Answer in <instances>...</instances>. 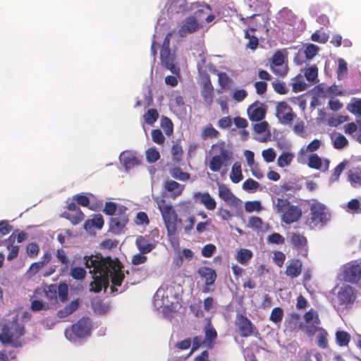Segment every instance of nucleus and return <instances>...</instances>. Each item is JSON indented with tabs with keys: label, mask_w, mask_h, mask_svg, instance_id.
I'll list each match as a JSON object with an SVG mask.
<instances>
[{
	"label": "nucleus",
	"mask_w": 361,
	"mask_h": 361,
	"mask_svg": "<svg viewBox=\"0 0 361 361\" xmlns=\"http://www.w3.org/2000/svg\"><path fill=\"white\" fill-rule=\"evenodd\" d=\"M85 264L93 276V281L90 283V290L99 293L104 288L106 291L109 285V272L118 260L110 257H103L101 254L85 257Z\"/></svg>",
	"instance_id": "obj_1"
},
{
	"label": "nucleus",
	"mask_w": 361,
	"mask_h": 361,
	"mask_svg": "<svg viewBox=\"0 0 361 361\" xmlns=\"http://www.w3.org/2000/svg\"><path fill=\"white\" fill-rule=\"evenodd\" d=\"M212 151L214 155L210 158L208 167L212 172H221V176L226 173L228 167L233 159V152L226 147L223 140H219L212 145Z\"/></svg>",
	"instance_id": "obj_2"
},
{
	"label": "nucleus",
	"mask_w": 361,
	"mask_h": 361,
	"mask_svg": "<svg viewBox=\"0 0 361 361\" xmlns=\"http://www.w3.org/2000/svg\"><path fill=\"white\" fill-rule=\"evenodd\" d=\"M24 334V326L18 322L17 317H14L12 320L6 321L3 324L0 333V342L4 345L20 348L22 346L20 338Z\"/></svg>",
	"instance_id": "obj_3"
},
{
	"label": "nucleus",
	"mask_w": 361,
	"mask_h": 361,
	"mask_svg": "<svg viewBox=\"0 0 361 361\" xmlns=\"http://www.w3.org/2000/svg\"><path fill=\"white\" fill-rule=\"evenodd\" d=\"M276 212L281 216V220L286 224L298 221L302 215V209L292 204L287 198H277L275 204Z\"/></svg>",
	"instance_id": "obj_4"
},
{
	"label": "nucleus",
	"mask_w": 361,
	"mask_h": 361,
	"mask_svg": "<svg viewBox=\"0 0 361 361\" xmlns=\"http://www.w3.org/2000/svg\"><path fill=\"white\" fill-rule=\"evenodd\" d=\"M157 207L161 212L169 236H173L177 231L178 215L171 204H166L163 199L156 200Z\"/></svg>",
	"instance_id": "obj_5"
},
{
	"label": "nucleus",
	"mask_w": 361,
	"mask_h": 361,
	"mask_svg": "<svg viewBox=\"0 0 361 361\" xmlns=\"http://www.w3.org/2000/svg\"><path fill=\"white\" fill-rule=\"evenodd\" d=\"M92 322L89 317H82L76 323L66 329L65 336L71 341H76L78 338H83L91 334Z\"/></svg>",
	"instance_id": "obj_6"
},
{
	"label": "nucleus",
	"mask_w": 361,
	"mask_h": 361,
	"mask_svg": "<svg viewBox=\"0 0 361 361\" xmlns=\"http://www.w3.org/2000/svg\"><path fill=\"white\" fill-rule=\"evenodd\" d=\"M310 221L314 226H323L330 218V214L322 203L314 200L310 207Z\"/></svg>",
	"instance_id": "obj_7"
},
{
	"label": "nucleus",
	"mask_w": 361,
	"mask_h": 361,
	"mask_svg": "<svg viewBox=\"0 0 361 361\" xmlns=\"http://www.w3.org/2000/svg\"><path fill=\"white\" fill-rule=\"evenodd\" d=\"M342 279L343 281L355 284L361 279V269L359 260H353L343 265L342 269Z\"/></svg>",
	"instance_id": "obj_8"
},
{
	"label": "nucleus",
	"mask_w": 361,
	"mask_h": 361,
	"mask_svg": "<svg viewBox=\"0 0 361 361\" xmlns=\"http://www.w3.org/2000/svg\"><path fill=\"white\" fill-rule=\"evenodd\" d=\"M127 207L121 206L118 208L115 216L111 217L109 221V231L114 234H120L128 222L126 213Z\"/></svg>",
	"instance_id": "obj_9"
},
{
	"label": "nucleus",
	"mask_w": 361,
	"mask_h": 361,
	"mask_svg": "<svg viewBox=\"0 0 361 361\" xmlns=\"http://www.w3.org/2000/svg\"><path fill=\"white\" fill-rule=\"evenodd\" d=\"M356 299L355 290L350 286L346 285L341 288L337 294V302L334 307L338 308L341 307H348L351 305Z\"/></svg>",
	"instance_id": "obj_10"
},
{
	"label": "nucleus",
	"mask_w": 361,
	"mask_h": 361,
	"mask_svg": "<svg viewBox=\"0 0 361 361\" xmlns=\"http://www.w3.org/2000/svg\"><path fill=\"white\" fill-rule=\"evenodd\" d=\"M203 27V24L191 15L185 18L178 32L180 37H185Z\"/></svg>",
	"instance_id": "obj_11"
},
{
	"label": "nucleus",
	"mask_w": 361,
	"mask_h": 361,
	"mask_svg": "<svg viewBox=\"0 0 361 361\" xmlns=\"http://www.w3.org/2000/svg\"><path fill=\"white\" fill-rule=\"evenodd\" d=\"M276 116L283 124L290 123L295 116L292 108L286 102L278 103L276 108Z\"/></svg>",
	"instance_id": "obj_12"
},
{
	"label": "nucleus",
	"mask_w": 361,
	"mask_h": 361,
	"mask_svg": "<svg viewBox=\"0 0 361 361\" xmlns=\"http://www.w3.org/2000/svg\"><path fill=\"white\" fill-rule=\"evenodd\" d=\"M247 114L252 121H261L266 115L267 107L264 104L255 102L247 108Z\"/></svg>",
	"instance_id": "obj_13"
},
{
	"label": "nucleus",
	"mask_w": 361,
	"mask_h": 361,
	"mask_svg": "<svg viewBox=\"0 0 361 361\" xmlns=\"http://www.w3.org/2000/svg\"><path fill=\"white\" fill-rule=\"evenodd\" d=\"M201 278L205 280V286L203 287L202 292L208 293L209 286L214 285L216 279V273L214 269L208 267H201L197 271Z\"/></svg>",
	"instance_id": "obj_14"
},
{
	"label": "nucleus",
	"mask_w": 361,
	"mask_h": 361,
	"mask_svg": "<svg viewBox=\"0 0 361 361\" xmlns=\"http://www.w3.org/2000/svg\"><path fill=\"white\" fill-rule=\"evenodd\" d=\"M235 325L238 328L240 335L242 337H248L253 333L252 322L247 317L238 314L236 317Z\"/></svg>",
	"instance_id": "obj_15"
},
{
	"label": "nucleus",
	"mask_w": 361,
	"mask_h": 361,
	"mask_svg": "<svg viewBox=\"0 0 361 361\" xmlns=\"http://www.w3.org/2000/svg\"><path fill=\"white\" fill-rule=\"evenodd\" d=\"M157 242L148 235H139L136 238L135 245L141 254H147L157 247Z\"/></svg>",
	"instance_id": "obj_16"
},
{
	"label": "nucleus",
	"mask_w": 361,
	"mask_h": 361,
	"mask_svg": "<svg viewBox=\"0 0 361 361\" xmlns=\"http://www.w3.org/2000/svg\"><path fill=\"white\" fill-rule=\"evenodd\" d=\"M121 269L122 266L120 262L118 261L114 266V269L115 270H111L109 272V279L111 278L112 283V286H111V290L112 293L118 291L116 286H121L125 278Z\"/></svg>",
	"instance_id": "obj_17"
},
{
	"label": "nucleus",
	"mask_w": 361,
	"mask_h": 361,
	"mask_svg": "<svg viewBox=\"0 0 361 361\" xmlns=\"http://www.w3.org/2000/svg\"><path fill=\"white\" fill-rule=\"evenodd\" d=\"M160 59L161 64L173 74L178 75L180 68L174 64L175 55L171 53V50H161Z\"/></svg>",
	"instance_id": "obj_18"
},
{
	"label": "nucleus",
	"mask_w": 361,
	"mask_h": 361,
	"mask_svg": "<svg viewBox=\"0 0 361 361\" xmlns=\"http://www.w3.org/2000/svg\"><path fill=\"white\" fill-rule=\"evenodd\" d=\"M194 200L203 204L208 210H214L216 207V200L211 196L208 192H197L194 194Z\"/></svg>",
	"instance_id": "obj_19"
},
{
	"label": "nucleus",
	"mask_w": 361,
	"mask_h": 361,
	"mask_svg": "<svg viewBox=\"0 0 361 361\" xmlns=\"http://www.w3.org/2000/svg\"><path fill=\"white\" fill-rule=\"evenodd\" d=\"M201 95L203 97L205 103H207L208 105H211L212 104L214 97V87L212 84L209 75H207L206 80L203 82Z\"/></svg>",
	"instance_id": "obj_20"
},
{
	"label": "nucleus",
	"mask_w": 361,
	"mask_h": 361,
	"mask_svg": "<svg viewBox=\"0 0 361 361\" xmlns=\"http://www.w3.org/2000/svg\"><path fill=\"white\" fill-rule=\"evenodd\" d=\"M204 345L208 348H212L214 346L215 340L217 338V333L211 322H208L204 328Z\"/></svg>",
	"instance_id": "obj_21"
},
{
	"label": "nucleus",
	"mask_w": 361,
	"mask_h": 361,
	"mask_svg": "<svg viewBox=\"0 0 361 361\" xmlns=\"http://www.w3.org/2000/svg\"><path fill=\"white\" fill-rule=\"evenodd\" d=\"M302 264L299 259H293L286 267L285 274L293 279L299 276L302 272Z\"/></svg>",
	"instance_id": "obj_22"
},
{
	"label": "nucleus",
	"mask_w": 361,
	"mask_h": 361,
	"mask_svg": "<svg viewBox=\"0 0 361 361\" xmlns=\"http://www.w3.org/2000/svg\"><path fill=\"white\" fill-rule=\"evenodd\" d=\"M184 188L185 186L183 185H180L175 180H166L164 183V189L166 191L171 192V196L173 199L181 195Z\"/></svg>",
	"instance_id": "obj_23"
},
{
	"label": "nucleus",
	"mask_w": 361,
	"mask_h": 361,
	"mask_svg": "<svg viewBox=\"0 0 361 361\" xmlns=\"http://www.w3.org/2000/svg\"><path fill=\"white\" fill-rule=\"evenodd\" d=\"M196 8V11L194 13L192 16L195 17L199 22L203 24V20L204 19V16L206 14L211 12L212 8L210 6L207 4H200L198 2L194 3L193 9Z\"/></svg>",
	"instance_id": "obj_24"
},
{
	"label": "nucleus",
	"mask_w": 361,
	"mask_h": 361,
	"mask_svg": "<svg viewBox=\"0 0 361 361\" xmlns=\"http://www.w3.org/2000/svg\"><path fill=\"white\" fill-rule=\"evenodd\" d=\"M218 190L219 197L227 204H233L237 200L236 197L225 184L219 185Z\"/></svg>",
	"instance_id": "obj_25"
},
{
	"label": "nucleus",
	"mask_w": 361,
	"mask_h": 361,
	"mask_svg": "<svg viewBox=\"0 0 361 361\" xmlns=\"http://www.w3.org/2000/svg\"><path fill=\"white\" fill-rule=\"evenodd\" d=\"M290 242L293 246L297 249L304 250L305 253V256L307 255V250L306 249L307 240L306 237L300 233H293L290 238Z\"/></svg>",
	"instance_id": "obj_26"
},
{
	"label": "nucleus",
	"mask_w": 361,
	"mask_h": 361,
	"mask_svg": "<svg viewBox=\"0 0 361 361\" xmlns=\"http://www.w3.org/2000/svg\"><path fill=\"white\" fill-rule=\"evenodd\" d=\"M80 305L79 299H76L75 300L71 301L68 305L64 307L63 309H61L57 312V316L59 318H65L73 312H74Z\"/></svg>",
	"instance_id": "obj_27"
},
{
	"label": "nucleus",
	"mask_w": 361,
	"mask_h": 361,
	"mask_svg": "<svg viewBox=\"0 0 361 361\" xmlns=\"http://www.w3.org/2000/svg\"><path fill=\"white\" fill-rule=\"evenodd\" d=\"M104 221L102 216L100 214H94L92 219H87L84 223V228L90 230L92 228L101 229L104 226Z\"/></svg>",
	"instance_id": "obj_28"
},
{
	"label": "nucleus",
	"mask_w": 361,
	"mask_h": 361,
	"mask_svg": "<svg viewBox=\"0 0 361 361\" xmlns=\"http://www.w3.org/2000/svg\"><path fill=\"white\" fill-rule=\"evenodd\" d=\"M16 237L13 234H11L8 239L6 240L5 243L6 245V247L8 250H10V252L8 253L7 256L8 260H12L14 258H16L19 252V247L18 245H13V243L15 242Z\"/></svg>",
	"instance_id": "obj_29"
},
{
	"label": "nucleus",
	"mask_w": 361,
	"mask_h": 361,
	"mask_svg": "<svg viewBox=\"0 0 361 361\" xmlns=\"http://www.w3.org/2000/svg\"><path fill=\"white\" fill-rule=\"evenodd\" d=\"M230 178L234 183H238L243 180V176L242 173L241 164L240 162L236 161L233 164L230 173Z\"/></svg>",
	"instance_id": "obj_30"
},
{
	"label": "nucleus",
	"mask_w": 361,
	"mask_h": 361,
	"mask_svg": "<svg viewBox=\"0 0 361 361\" xmlns=\"http://www.w3.org/2000/svg\"><path fill=\"white\" fill-rule=\"evenodd\" d=\"M61 216L69 220L73 225H77L83 221L85 215L82 212L78 209L75 214L64 212L61 214Z\"/></svg>",
	"instance_id": "obj_31"
},
{
	"label": "nucleus",
	"mask_w": 361,
	"mask_h": 361,
	"mask_svg": "<svg viewBox=\"0 0 361 361\" xmlns=\"http://www.w3.org/2000/svg\"><path fill=\"white\" fill-rule=\"evenodd\" d=\"M255 28L251 27L250 30H246L245 31V37L248 39L246 47L252 50H255L259 44V39L257 37L250 33V31L255 32Z\"/></svg>",
	"instance_id": "obj_32"
},
{
	"label": "nucleus",
	"mask_w": 361,
	"mask_h": 361,
	"mask_svg": "<svg viewBox=\"0 0 361 361\" xmlns=\"http://www.w3.org/2000/svg\"><path fill=\"white\" fill-rule=\"evenodd\" d=\"M252 255L251 250L241 248L238 251L235 258L240 264H246L251 259Z\"/></svg>",
	"instance_id": "obj_33"
},
{
	"label": "nucleus",
	"mask_w": 361,
	"mask_h": 361,
	"mask_svg": "<svg viewBox=\"0 0 361 361\" xmlns=\"http://www.w3.org/2000/svg\"><path fill=\"white\" fill-rule=\"evenodd\" d=\"M123 161L126 168H132L140 164L139 159L130 152L123 153Z\"/></svg>",
	"instance_id": "obj_34"
},
{
	"label": "nucleus",
	"mask_w": 361,
	"mask_h": 361,
	"mask_svg": "<svg viewBox=\"0 0 361 361\" xmlns=\"http://www.w3.org/2000/svg\"><path fill=\"white\" fill-rule=\"evenodd\" d=\"M219 136V132L216 130L212 124L206 126L201 133V137L206 140L208 138H217Z\"/></svg>",
	"instance_id": "obj_35"
},
{
	"label": "nucleus",
	"mask_w": 361,
	"mask_h": 361,
	"mask_svg": "<svg viewBox=\"0 0 361 361\" xmlns=\"http://www.w3.org/2000/svg\"><path fill=\"white\" fill-rule=\"evenodd\" d=\"M293 157V154L290 152H283L277 159V164L281 168L287 166L290 164Z\"/></svg>",
	"instance_id": "obj_36"
},
{
	"label": "nucleus",
	"mask_w": 361,
	"mask_h": 361,
	"mask_svg": "<svg viewBox=\"0 0 361 361\" xmlns=\"http://www.w3.org/2000/svg\"><path fill=\"white\" fill-rule=\"evenodd\" d=\"M327 336H328V333L324 328L319 329V332L317 336V345L321 348L325 349L328 347Z\"/></svg>",
	"instance_id": "obj_37"
},
{
	"label": "nucleus",
	"mask_w": 361,
	"mask_h": 361,
	"mask_svg": "<svg viewBox=\"0 0 361 361\" xmlns=\"http://www.w3.org/2000/svg\"><path fill=\"white\" fill-rule=\"evenodd\" d=\"M336 339L340 346H346L350 341V336L346 331H338L336 333Z\"/></svg>",
	"instance_id": "obj_38"
},
{
	"label": "nucleus",
	"mask_w": 361,
	"mask_h": 361,
	"mask_svg": "<svg viewBox=\"0 0 361 361\" xmlns=\"http://www.w3.org/2000/svg\"><path fill=\"white\" fill-rule=\"evenodd\" d=\"M161 127L166 135L169 136L173 134V125L169 118L163 116L161 118Z\"/></svg>",
	"instance_id": "obj_39"
},
{
	"label": "nucleus",
	"mask_w": 361,
	"mask_h": 361,
	"mask_svg": "<svg viewBox=\"0 0 361 361\" xmlns=\"http://www.w3.org/2000/svg\"><path fill=\"white\" fill-rule=\"evenodd\" d=\"M348 177L352 184L361 185V169L357 167L350 170Z\"/></svg>",
	"instance_id": "obj_40"
},
{
	"label": "nucleus",
	"mask_w": 361,
	"mask_h": 361,
	"mask_svg": "<svg viewBox=\"0 0 361 361\" xmlns=\"http://www.w3.org/2000/svg\"><path fill=\"white\" fill-rule=\"evenodd\" d=\"M348 145V141L345 137L340 133L333 139V145L335 149H341Z\"/></svg>",
	"instance_id": "obj_41"
},
{
	"label": "nucleus",
	"mask_w": 361,
	"mask_h": 361,
	"mask_svg": "<svg viewBox=\"0 0 361 361\" xmlns=\"http://www.w3.org/2000/svg\"><path fill=\"white\" fill-rule=\"evenodd\" d=\"M307 87V85L304 82L300 75L294 78V82L292 84V88L294 92L304 91Z\"/></svg>",
	"instance_id": "obj_42"
},
{
	"label": "nucleus",
	"mask_w": 361,
	"mask_h": 361,
	"mask_svg": "<svg viewBox=\"0 0 361 361\" xmlns=\"http://www.w3.org/2000/svg\"><path fill=\"white\" fill-rule=\"evenodd\" d=\"M259 183L253 180L252 178L247 179L242 185V188L244 190L247 192H255L259 188Z\"/></svg>",
	"instance_id": "obj_43"
},
{
	"label": "nucleus",
	"mask_w": 361,
	"mask_h": 361,
	"mask_svg": "<svg viewBox=\"0 0 361 361\" xmlns=\"http://www.w3.org/2000/svg\"><path fill=\"white\" fill-rule=\"evenodd\" d=\"M247 226L255 231H261L263 228V221L259 216H251L248 219Z\"/></svg>",
	"instance_id": "obj_44"
},
{
	"label": "nucleus",
	"mask_w": 361,
	"mask_h": 361,
	"mask_svg": "<svg viewBox=\"0 0 361 361\" xmlns=\"http://www.w3.org/2000/svg\"><path fill=\"white\" fill-rule=\"evenodd\" d=\"M171 176L176 179L180 180H188L190 178V174L186 172H183L178 167H175L172 169L170 171Z\"/></svg>",
	"instance_id": "obj_45"
},
{
	"label": "nucleus",
	"mask_w": 361,
	"mask_h": 361,
	"mask_svg": "<svg viewBox=\"0 0 361 361\" xmlns=\"http://www.w3.org/2000/svg\"><path fill=\"white\" fill-rule=\"evenodd\" d=\"M308 166L314 169H321L322 166L321 158L317 154H310L309 157Z\"/></svg>",
	"instance_id": "obj_46"
},
{
	"label": "nucleus",
	"mask_w": 361,
	"mask_h": 361,
	"mask_svg": "<svg viewBox=\"0 0 361 361\" xmlns=\"http://www.w3.org/2000/svg\"><path fill=\"white\" fill-rule=\"evenodd\" d=\"M318 76V68L314 65L307 68L305 71V77L310 82H315Z\"/></svg>",
	"instance_id": "obj_47"
},
{
	"label": "nucleus",
	"mask_w": 361,
	"mask_h": 361,
	"mask_svg": "<svg viewBox=\"0 0 361 361\" xmlns=\"http://www.w3.org/2000/svg\"><path fill=\"white\" fill-rule=\"evenodd\" d=\"M159 118V114L157 109H149L144 115V118L147 124H153Z\"/></svg>",
	"instance_id": "obj_48"
},
{
	"label": "nucleus",
	"mask_w": 361,
	"mask_h": 361,
	"mask_svg": "<svg viewBox=\"0 0 361 361\" xmlns=\"http://www.w3.org/2000/svg\"><path fill=\"white\" fill-rule=\"evenodd\" d=\"M320 140L314 139L306 147V148H302L300 152V154H305L307 152H314L317 151L320 147Z\"/></svg>",
	"instance_id": "obj_49"
},
{
	"label": "nucleus",
	"mask_w": 361,
	"mask_h": 361,
	"mask_svg": "<svg viewBox=\"0 0 361 361\" xmlns=\"http://www.w3.org/2000/svg\"><path fill=\"white\" fill-rule=\"evenodd\" d=\"M283 316V311L281 307H275L272 310L269 319L275 324L281 322Z\"/></svg>",
	"instance_id": "obj_50"
},
{
	"label": "nucleus",
	"mask_w": 361,
	"mask_h": 361,
	"mask_svg": "<svg viewBox=\"0 0 361 361\" xmlns=\"http://www.w3.org/2000/svg\"><path fill=\"white\" fill-rule=\"evenodd\" d=\"M319 50V49L318 46L313 44H310L307 45L306 48L305 49L304 54L307 59H312L317 55Z\"/></svg>",
	"instance_id": "obj_51"
},
{
	"label": "nucleus",
	"mask_w": 361,
	"mask_h": 361,
	"mask_svg": "<svg viewBox=\"0 0 361 361\" xmlns=\"http://www.w3.org/2000/svg\"><path fill=\"white\" fill-rule=\"evenodd\" d=\"M71 276L76 280H82L86 276V271L84 268L75 267L71 269Z\"/></svg>",
	"instance_id": "obj_52"
},
{
	"label": "nucleus",
	"mask_w": 361,
	"mask_h": 361,
	"mask_svg": "<svg viewBox=\"0 0 361 361\" xmlns=\"http://www.w3.org/2000/svg\"><path fill=\"white\" fill-rule=\"evenodd\" d=\"M347 109L352 114L357 116H361V99H357L355 102L349 104Z\"/></svg>",
	"instance_id": "obj_53"
},
{
	"label": "nucleus",
	"mask_w": 361,
	"mask_h": 361,
	"mask_svg": "<svg viewBox=\"0 0 361 361\" xmlns=\"http://www.w3.org/2000/svg\"><path fill=\"white\" fill-rule=\"evenodd\" d=\"M146 158L149 163H154L159 159L160 154L155 148H149L146 152Z\"/></svg>",
	"instance_id": "obj_54"
},
{
	"label": "nucleus",
	"mask_w": 361,
	"mask_h": 361,
	"mask_svg": "<svg viewBox=\"0 0 361 361\" xmlns=\"http://www.w3.org/2000/svg\"><path fill=\"white\" fill-rule=\"evenodd\" d=\"M267 242L271 244L283 245L285 243V238L280 233H274L268 236Z\"/></svg>",
	"instance_id": "obj_55"
},
{
	"label": "nucleus",
	"mask_w": 361,
	"mask_h": 361,
	"mask_svg": "<svg viewBox=\"0 0 361 361\" xmlns=\"http://www.w3.org/2000/svg\"><path fill=\"white\" fill-rule=\"evenodd\" d=\"M49 307L47 303L43 302L42 301L38 300H34L31 302L30 309L33 312H38L40 310H47Z\"/></svg>",
	"instance_id": "obj_56"
},
{
	"label": "nucleus",
	"mask_w": 361,
	"mask_h": 361,
	"mask_svg": "<svg viewBox=\"0 0 361 361\" xmlns=\"http://www.w3.org/2000/svg\"><path fill=\"white\" fill-rule=\"evenodd\" d=\"M135 223L136 225H148L149 224V219L147 214L145 212H139L135 216Z\"/></svg>",
	"instance_id": "obj_57"
},
{
	"label": "nucleus",
	"mask_w": 361,
	"mask_h": 361,
	"mask_svg": "<svg viewBox=\"0 0 361 361\" xmlns=\"http://www.w3.org/2000/svg\"><path fill=\"white\" fill-rule=\"evenodd\" d=\"M272 87L274 91L279 94H286L288 92V88L283 82L274 81L272 82Z\"/></svg>",
	"instance_id": "obj_58"
},
{
	"label": "nucleus",
	"mask_w": 361,
	"mask_h": 361,
	"mask_svg": "<svg viewBox=\"0 0 361 361\" xmlns=\"http://www.w3.org/2000/svg\"><path fill=\"white\" fill-rule=\"evenodd\" d=\"M311 39L313 42L324 44L326 43L329 39V36L327 34L323 32L319 33V32L316 31L311 35Z\"/></svg>",
	"instance_id": "obj_59"
},
{
	"label": "nucleus",
	"mask_w": 361,
	"mask_h": 361,
	"mask_svg": "<svg viewBox=\"0 0 361 361\" xmlns=\"http://www.w3.org/2000/svg\"><path fill=\"white\" fill-rule=\"evenodd\" d=\"M283 63H284L283 54L279 51H276L273 55L271 66L281 67V66H284Z\"/></svg>",
	"instance_id": "obj_60"
},
{
	"label": "nucleus",
	"mask_w": 361,
	"mask_h": 361,
	"mask_svg": "<svg viewBox=\"0 0 361 361\" xmlns=\"http://www.w3.org/2000/svg\"><path fill=\"white\" fill-rule=\"evenodd\" d=\"M152 140L158 145H162L165 141V137L159 129H155L152 131Z\"/></svg>",
	"instance_id": "obj_61"
},
{
	"label": "nucleus",
	"mask_w": 361,
	"mask_h": 361,
	"mask_svg": "<svg viewBox=\"0 0 361 361\" xmlns=\"http://www.w3.org/2000/svg\"><path fill=\"white\" fill-rule=\"evenodd\" d=\"M245 211L252 212L254 211H259L262 209L261 203L259 201L247 202L245 204Z\"/></svg>",
	"instance_id": "obj_62"
},
{
	"label": "nucleus",
	"mask_w": 361,
	"mask_h": 361,
	"mask_svg": "<svg viewBox=\"0 0 361 361\" xmlns=\"http://www.w3.org/2000/svg\"><path fill=\"white\" fill-rule=\"evenodd\" d=\"M216 250V247L214 244H207L202 249V255L204 257H211Z\"/></svg>",
	"instance_id": "obj_63"
},
{
	"label": "nucleus",
	"mask_w": 361,
	"mask_h": 361,
	"mask_svg": "<svg viewBox=\"0 0 361 361\" xmlns=\"http://www.w3.org/2000/svg\"><path fill=\"white\" fill-rule=\"evenodd\" d=\"M262 155L264 161L268 163L274 161L276 156L275 151L272 148L263 150Z\"/></svg>",
	"instance_id": "obj_64"
}]
</instances>
